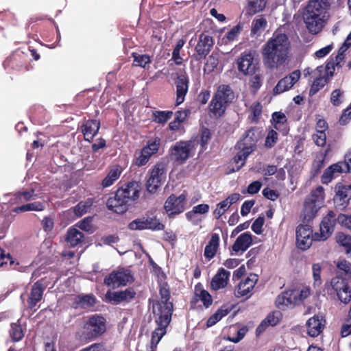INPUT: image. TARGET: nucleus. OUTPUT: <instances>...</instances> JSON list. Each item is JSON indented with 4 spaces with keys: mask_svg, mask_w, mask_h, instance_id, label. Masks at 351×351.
Listing matches in <instances>:
<instances>
[{
    "mask_svg": "<svg viewBox=\"0 0 351 351\" xmlns=\"http://www.w3.org/2000/svg\"><path fill=\"white\" fill-rule=\"evenodd\" d=\"M337 275L341 276L347 279H351V264L346 261L343 260L337 264Z\"/></svg>",
    "mask_w": 351,
    "mask_h": 351,
    "instance_id": "09e8293b",
    "label": "nucleus"
},
{
    "mask_svg": "<svg viewBox=\"0 0 351 351\" xmlns=\"http://www.w3.org/2000/svg\"><path fill=\"white\" fill-rule=\"evenodd\" d=\"M136 295V293L132 287H129L123 291L112 292L107 291L106 294V300L114 304H118L122 302L130 303Z\"/></svg>",
    "mask_w": 351,
    "mask_h": 351,
    "instance_id": "aec40b11",
    "label": "nucleus"
},
{
    "mask_svg": "<svg viewBox=\"0 0 351 351\" xmlns=\"http://www.w3.org/2000/svg\"><path fill=\"white\" fill-rule=\"evenodd\" d=\"M252 235L250 232L240 234L232 245L230 250L237 254L239 252H243L252 244Z\"/></svg>",
    "mask_w": 351,
    "mask_h": 351,
    "instance_id": "c85d7f7f",
    "label": "nucleus"
},
{
    "mask_svg": "<svg viewBox=\"0 0 351 351\" xmlns=\"http://www.w3.org/2000/svg\"><path fill=\"white\" fill-rule=\"evenodd\" d=\"M230 207V204H228L227 200H223L218 203L213 212L215 217L219 219Z\"/></svg>",
    "mask_w": 351,
    "mask_h": 351,
    "instance_id": "6e6d98bb",
    "label": "nucleus"
},
{
    "mask_svg": "<svg viewBox=\"0 0 351 351\" xmlns=\"http://www.w3.org/2000/svg\"><path fill=\"white\" fill-rule=\"evenodd\" d=\"M310 295L309 290L293 289L282 292L276 298V306L282 310L288 306H294L303 302Z\"/></svg>",
    "mask_w": 351,
    "mask_h": 351,
    "instance_id": "423d86ee",
    "label": "nucleus"
},
{
    "mask_svg": "<svg viewBox=\"0 0 351 351\" xmlns=\"http://www.w3.org/2000/svg\"><path fill=\"white\" fill-rule=\"evenodd\" d=\"M100 128V121L96 119L84 121L81 126V131L84 135V141L91 142L97 134Z\"/></svg>",
    "mask_w": 351,
    "mask_h": 351,
    "instance_id": "bb28decb",
    "label": "nucleus"
},
{
    "mask_svg": "<svg viewBox=\"0 0 351 351\" xmlns=\"http://www.w3.org/2000/svg\"><path fill=\"white\" fill-rule=\"evenodd\" d=\"M315 79L313 81L310 90H309V95H314L316 94L320 89H322L328 82V79L326 77H322V76H315Z\"/></svg>",
    "mask_w": 351,
    "mask_h": 351,
    "instance_id": "de8ad7c7",
    "label": "nucleus"
},
{
    "mask_svg": "<svg viewBox=\"0 0 351 351\" xmlns=\"http://www.w3.org/2000/svg\"><path fill=\"white\" fill-rule=\"evenodd\" d=\"M249 75H251L249 80L250 91L253 94H256L262 86L264 79L263 75L261 73L260 69L254 73H250Z\"/></svg>",
    "mask_w": 351,
    "mask_h": 351,
    "instance_id": "c9c22d12",
    "label": "nucleus"
},
{
    "mask_svg": "<svg viewBox=\"0 0 351 351\" xmlns=\"http://www.w3.org/2000/svg\"><path fill=\"white\" fill-rule=\"evenodd\" d=\"M254 55L252 51L245 52L237 59L238 70L243 75H247L260 69L258 60L255 59Z\"/></svg>",
    "mask_w": 351,
    "mask_h": 351,
    "instance_id": "4468645a",
    "label": "nucleus"
},
{
    "mask_svg": "<svg viewBox=\"0 0 351 351\" xmlns=\"http://www.w3.org/2000/svg\"><path fill=\"white\" fill-rule=\"evenodd\" d=\"M45 114V110L42 106H34L31 109V116L35 119H44Z\"/></svg>",
    "mask_w": 351,
    "mask_h": 351,
    "instance_id": "69168bd1",
    "label": "nucleus"
},
{
    "mask_svg": "<svg viewBox=\"0 0 351 351\" xmlns=\"http://www.w3.org/2000/svg\"><path fill=\"white\" fill-rule=\"evenodd\" d=\"M263 106L259 101L254 102L250 108V115L249 116V119H250L252 123H257L259 121L260 117L262 114Z\"/></svg>",
    "mask_w": 351,
    "mask_h": 351,
    "instance_id": "49530a36",
    "label": "nucleus"
},
{
    "mask_svg": "<svg viewBox=\"0 0 351 351\" xmlns=\"http://www.w3.org/2000/svg\"><path fill=\"white\" fill-rule=\"evenodd\" d=\"M315 143L319 147H324L326 143V132H316L312 136Z\"/></svg>",
    "mask_w": 351,
    "mask_h": 351,
    "instance_id": "680f3d73",
    "label": "nucleus"
},
{
    "mask_svg": "<svg viewBox=\"0 0 351 351\" xmlns=\"http://www.w3.org/2000/svg\"><path fill=\"white\" fill-rule=\"evenodd\" d=\"M339 300L344 303L348 304L351 300V289L350 287L346 290H342L337 293Z\"/></svg>",
    "mask_w": 351,
    "mask_h": 351,
    "instance_id": "e2e57ef3",
    "label": "nucleus"
},
{
    "mask_svg": "<svg viewBox=\"0 0 351 351\" xmlns=\"http://www.w3.org/2000/svg\"><path fill=\"white\" fill-rule=\"evenodd\" d=\"M258 276L255 274H250L245 280H241L234 290V295L237 298L245 296L249 298L252 295L257 281Z\"/></svg>",
    "mask_w": 351,
    "mask_h": 351,
    "instance_id": "4be33fe9",
    "label": "nucleus"
},
{
    "mask_svg": "<svg viewBox=\"0 0 351 351\" xmlns=\"http://www.w3.org/2000/svg\"><path fill=\"white\" fill-rule=\"evenodd\" d=\"M342 169L337 162L330 165L326 168L321 177V182L324 184H328L332 180L338 176V173H342Z\"/></svg>",
    "mask_w": 351,
    "mask_h": 351,
    "instance_id": "72a5a7b5",
    "label": "nucleus"
},
{
    "mask_svg": "<svg viewBox=\"0 0 351 351\" xmlns=\"http://www.w3.org/2000/svg\"><path fill=\"white\" fill-rule=\"evenodd\" d=\"M337 222L351 230V215L339 214L337 217Z\"/></svg>",
    "mask_w": 351,
    "mask_h": 351,
    "instance_id": "774afa93",
    "label": "nucleus"
},
{
    "mask_svg": "<svg viewBox=\"0 0 351 351\" xmlns=\"http://www.w3.org/2000/svg\"><path fill=\"white\" fill-rule=\"evenodd\" d=\"M337 164L341 166L343 173L351 172V150L345 155L344 160L337 162Z\"/></svg>",
    "mask_w": 351,
    "mask_h": 351,
    "instance_id": "13d9d810",
    "label": "nucleus"
},
{
    "mask_svg": "<svg viewBox=\"0 0 351 351\" xmlns=\"http://www.w3.org/2000/svg\"><path fill=\"white\" fill-rule=\"evenodd\" d=\"M337 218L332 210H330L327 215L325 216L320 223V233L315 232L314 238L316 240L326 241L332 234Z\"/></svg>",
    "mask_w": 351,
    "mask_h": 351,
    "instance_id": "a211bd4d",
    "label": "nucleus"
},
{
    "mask_svg": "<svg viewBox=\"0 0 351 351\" xmlns=\"http://www.w3.org/2000/svg\"><path fill=\"white\" fill-rule=\"evenodd\" d=\"M186 204V195L184 193H182L179 196L171 194L166 199L164 209L169 218H174L175 216L184 211Z\"/></svg>",
    "mask_w": 351,
    "mask_h": 351,
    "instance_id": "9b49d317",
    "label": "nucleus"
},
{
    "mask_svg": "<svg viewBox=\"0 0 351 351\" xmlns=\"http://www.w3.org/2000/svg\"><path fill=\"white\" fill-rule=\"evenodd\" d=\"M146 223V230H151L152 231L163 230L165 226L162 223L156 216L145 217Z\"/></svg>",
    "mask_w": 351,
    "mask_h": 351,
    "instance_id": "c03bdc74",
    "label": "nucleus"
},
{
    "mask_svg": "<svg viewBox=\"0 0 351 351\" xmlns=\"http://www.w3.org/2000/svg\"><path fill=\"white\" fill-rule=\"evenodd\" d=\"M122 172L121 167L119 165H115L112 167L107 176L103 179L101 182V186L103 188H107L114 184L117 180Z\"/></svg>",
    "mask_w": 351,
    "mask_h": 351,
    "instance_id": "f704fd0d",
    "label": "nucleus"
},
{
    "mask_svg": "<svg viewBox=\"0 0 351 351\" xmlns=\"http://www.w3.org/2000/svg\"><path fill=\"white\" fill-rule=\"evenodd\" d=\"M117 196L128 207L139 197L138 185L135 182H129L117 190Z\"/></svg>",
    "mask_w": 351,
    "mask_h": 351,
    "instance_id": "2eb2a0df",
    "label": "nucleus"
},
{
    "mask_svg": "<svg viewBox=\"0 0 351 351\" xmlns=\"http://www.w3.org/2000/svg\"><path fill=\"white\" fill-rule=\"evenodd\" d=\"M134 280L131 270L124 267H119L106 276L104 282L108 287H119L132 282Z\"/></svg>",
    "mask_w": 351,
    "mask_h": 351,
    "instance_id": "6e6552de",
    "label": "nucleus"
},
{
    "mask_svg": "<svg viewBox=\"0 0 351 351\" xmlns=\"http://www.w3.org/2000/svg\"><path fill=\"white\" fill-rule=\"evenodd\" d=\"M219 64L218 58L212 56H210L204 66V72L206 73H212L215 68H217Z\"/></svg>",
    "mask_w": 351,
    "mask_h": 351,
    "instance_id": "603ef678",
    "label": "nucleus"
},
{
    "mask_svg": "<svg viewBox=\"0 0 351 351\" xmlns=\"http://www.w3.org/2000/svg\"><path fill=\"white\" fill-rule=\"evenodd\" d=\"M214 45L213 38L205 34L202 33L199 36L198 42L195 46V58L197 60L204 59L211 51Z\"/></svg>",
    "mask_w": 351,
    "mask_h": 351,
    "instance_id": "412c9836",
    "label": "nucleus"
},
{
    "mask_svg": "<svg viewBox=\"0 0 351 351\" xmlns=\"http://www.w3.org/2000/svg\"><path fill=\"white\" fill-rule=\"evenodd\" d=\"M176 86V106L184 101L189 90V80L186 73L178 75L175 82Z\"/></svg>",
    "mask_w": 351,
    "mask_h": 351,
    "instance_id": "393cba45",
    "label": "nucleus"
},
{
    "mask_svg": "<svg viewBox=\"0 0 351 351\" xmlns=\"http://www.w3.org/2000/svg\"><path fill=\"white\" fill-rule=\"evenodd\" d=\"M212 136L210 130L207 128H202L200 132L199 144L203 149L206 147Z\"/></svg>",
    "mask_w": 351,
    "mask_h": 351,
    "instance_id": "4d7b16f0",
    "label": "nucleus"
},
{
    "mask_svg": "<svg viewBox=\"0 0 351 351\" xmlns=\"http://www.w3.org/2000/svg\"><path fill=\"white\" fill-rule=\"evenodd\" d=\"M106 206L108 210L118 214H123L129 209V207L117 196V192L113 197L108 199Z\"/></svg>",
    "mask_w": 351,
    "mask_h": 351,
    "instance_id": "2f4dec72",
    "label": "nucleus"
},
{
    "mask_svg": "<svg viewBox=\"0 0 351 351\" xmlns=\"http://www.w3.org/2000/svg\"><path fill=\"white\" fill-rule=\"evenodd\" d=\"M296 245L302 250H308L312 245L314 238L312 228L309 225L300 224L296 228Z\"/></svg>",
    "mask_w": 351,
    "mask_h": 351,
    "instance_id": "dca6fc26",
    "label": "nucleus"
},
{
    "mask_svg": "<svg viewBox=\"0 0 351 351\" xmlns=\"http://www.w3.org/2000/svg\"><path fill=\"white\" fill-rule=\"evenodd\" d=\"M134 57V62L136 63V66H138L143 68H145L146 65L149 63H150V56L147 54H137L135 53H133L132 54Z\"/></svg>",
    "mask_w": 351,
    "mask_h": 351,
    "instance_id": "3c124183",
    "label": "nucleus"
},
{
    "mask_svg": "<svg viewBox=\"0 0 351 351\" xmlns=\"http://www.w3.org/2000/svg\"><path fill=\"white\" fill-rule=\"evenodd\" d=\"M161 300L156 301L153 304L154 314H165L172 316L173 311V303L169 302L171 297L170 290L167 283L163 284L159 289Z\"/></svg>",
    "mask_w": 351,
    "mask_h": 351,
    "instance_id": "9d476101",
    "label": "nucleus"
},
{
    "mask_svg": "<svg viewBox=\"0 0 351 351\" xmlns=\"http://www.w3.org/2000/svg\"><path fill=\"white\" fill-rule=\"evenodd\" d=\"M278 138V133L274 130L268 132L265 141V147L267 148L273 147L276 143Z\"/></svg>",
    "mask_w": 351,
    "mask_h": 351,
    "instance_id": "864d4df0",
    "label": "nucleus"
},
{
    "mask_svg": "<svg viewBox=\"0 0 351 351\" xmlns=\"http://www.w3.org/2000/svg\"><path fill=\"white\" fill-rule=\"evenodd\" d=\"M267 3V0H247L240 15V20L243 22L251 21L254 15L265 10Z\"/></svg>",
    "mask_w": 351,
    "mask_h": 351,
    "instance_id": "6ab92c4d",
    "label": "nucleus"
},
{
    "mask_svg": "<svg viewBox=\"0 0 351 351\" xmlns=\"http://www.w3.org/2000/svg\"><path fill=\"white\" fill-rule=\"evenodd\" d=\"M219 234L217 233L212 234L208 245L205 247L204 253L205 258L208 261L215 257L219 246Z\"/></svg>",
    "mask_w": 351,
    "mask_h": 351,
    "instance_id": "473e14b6",
    "label": "nucleus"
},
{
    "mask_svg": "<svg viewBox=\"0 0 351 351\" xmlns=\"http://www.w3.org/2000/svg\"><path fill=\"white\" fill-rule=\"evenodd\" d=\"M45 289L46 287L41 280L34 283L27 300L28 308L33 309L38 302L42 300Z\"/></svg>",
    "mask_w": 351,
    "mask_h": 351,
    "instance_id": "b1692460",
    "label": "nucleus"
},
{
    "mask_svg": "<svg viewBox=\"0 0 351 351\" xmlns=\"http://www.w3.org/2000/svg\"><path fill=\"white\" fill-rule=\"evenodd\" d=\"M160 144V139L159 138L149 140L147 145L143 147L140 152L149 159L153 154L158 152Z\"/></svg>",
    "mask_w": 351,
    "mask_h": 351,
    "instance_id": "58836bf2",
    "label": "nucleus"
},
{
    "mask_svg": "<svg viewBox=\"0 0 351 351\" xmlns=\"http://www.w3.org/2000/svg\"><path fill=\"white\" fill-rule=\"evenodd\" d=\"M171 110H155L152 112V121L155 123L165 125L173 116Z\"/></svg>",
    "mask_w": 351,
    "mask_h": 351,
    "instance_id": "79ce46f5",
    "label": "nucleus"
},
{
    "mask_svg": "<svg viewBox=\"0 0 351 351\" xmlns=\"http://www.w3.org/2000/svg\"><path fill=\"white\" fill-rule=\"evenodd\" d=\"M94 203L93 198H88L84 201L80 202L74 207V213L77 217H82L91 208Z\"/></svg>",
    "mask_w": 351,
    "mask_h": 351,
    "instance_id": "37998d69",
    "label": "nucleus"
},
{
    "mask_svg": "<svg viewBox=\"0 0 351 351\" xmlns=\"http://www.w3.org/2000/svg\"><path fill=\"white\" fill-rule=\"evenodd\" d=\"M265 218L258 217L252 223V230L256 234H261L263 232V226L264 225Z\"/></svg>",
    "mask_w": 351,
    "mask_h": 351,
    "instance_id": "0e129e2a",
    "label": "nucleus"
},
{
    "mask_svg": "<svg viewBox=\"0 0 351 351\" xmlns=\"http://www.w3.org/2000/svg\"><path fill=\"white\" fill-rule=\"evenodd\" d=\"M350 280L351 279H347V278L343 276L337 275L331 279L330 285L332 289L337 293L342 290L348 289V287H350L349 283Z\"/></svg>",
    "mask_w": 351,
    "mask_h": 351,
    "instance_id": "ea45409f",
    "label": "nucleus"
},
{
    "mask_svg": "<svg viewBox=\"0 0 351 351\" xmlns=\"http://www.w3.org/2000/svg\"><path fill=\"white\" fill-rule=\"evenodd\" d=\"M155 317V322L157 327L152 333L151 337V346L154 348H157L161 339L167 333V328L171 321V317L169 315L165 314H154Z\"/></svg>",
    "mask_w": 351,
    "mask_h": 351,
    "instance_id": "ddd939ff",
    "label": "nucleus"
},
{
    "mask_svg": "<svg viewBox=\"0 0 351 351\" xmlns=\"http://www.w3.org/2000/svg\"><path fill=\"white\" fill-rule=\"evenodd\" d=\"M280 315L281 313L279 311H274L269 313L264 320L269 326H274L280 322Z\"/></svg>",
    "mask_w": 351,
    "mask_h": 351,
    "instance_id": "bf43d9fd",
    "label": "nucleus"
},
{
    "mask_svg": "<svg viewBox=\"0 0 351 351\" xmlns=\"http://www.w3.org/2000/svg\"><path fill=\"white\" fill-rule=\"evenodd\" d=\"M261 137V132L256 127L250 128L244 133L235 145V147L239 149V152L232 158L236 168L230 169L229 173L238 171L241 169L247 157L256 149L257 143Z\"/></svg>",
    "mask_w": 351,
    "mask_h": 351,
    "instance_id": "f03ea898",
    "label": "nucleus"
},
{
    "mask_svg": "<svg viewBox=\"0 0 351 351\" xmlns=\"http://www.w3.org/2000/svg\"><path fill=\"white\" fill-rule=\"evenodd\" d=\"M350 120H351V104L346 109H345L343 111V112L339 119V123L341 125H345Z\"/></svg>",
    "mask_w": 351,
    "mask_h": 351,
    "instance_id": "338daca9",
    "label": "nucleus"
},
{
    "mask_svg": "<svg viewBox=\"0 0 351 351\" xmlns=\"http://www.w3.org/2000/svg\"><path fill=\"white\" fill-rule=\"evenodd\" d=\"M166 179V167L163 162H157L150 171V176L146 182V189L150 193H154Z\"/></svg>",
    "mask_w": 351,
    "mask_h": 351,
    "instance_id": "1a4fd4ad",
    "label": "nucleus"
},
{
    "mask_svg": "<svg viewBox=\"0 0 351 351\" xmlns=\"http://www.w3.org/2000/svg\"><path fill=\"white\" fill-rule=\"evenodd\" d=\"M291 44L285 34L274 33L263 46V62L267 69H277L288 60Z\"/></svg>",
    "mask_w": 351,
    "mask_h": 351,
    "instance_id": "f257e3e1",
    "label": "nucleus"
},
{
    "mask_svg": "<svg viewBox=\"0 0 351 351\" xmlns=\"http://www.w3.org/2000/svg\"><path fill=\"white\" fill-rule=\"evenodd\" d=\"M335 195L333 197L335 206L342 210L348 206L351 199V184L344 185L339 182L335 185Z\"/></svg>",
    "mask_w": 351,
    "mask_h": 351,
    "instance_id": "f3484780",
    "label": "nucleus"
},
{
    "mask_svg": "<svg viewBox=\"0 0 351 351\" xmlns=\"http://www.w3.org/2000/svg\"><path fill=\"white\" fill-rule=\"evenodd\" d=\"M200 300L202 302L204 306L208 308L213 304V298L208 291L203 288L202 283L198 282L194 288V295L191 301V305H195Z\"/></svg>",
    "mask_w": 351,
    "mask_h": 351,
    "instance_id": "a878e982",
    "label": "nucleus"
},
{
    "mask_svg": "<svg viewBox=\"0 0 351 351\" xmlns=\"http://www.w3.org/2000/svg\"><path fill=\"white\" fill-rule=\"evenodd\" d=\"M300 70H295L278 81L273 89L274 95H279L291 89L300 78Z\"/></svg>",
    "mask_w": 351,
    "mask_h": 351,
    "instance_id": "5701e85b",
    "label": "nucleus"
},
{
    "mask_svg": "<svg viewBox=\"0 0 351 351\" xmlns=\"http://www.w3.org/2000/svg\"><path fill=\"white\" fill-rule=\"evenodd\" d=\"M84 234L76 228H71L68 230L66 233V241L73 247L77 246L82 241Z\"/></svg>",
    "mask_w": 351,
    "mask_h": 351,
    "instance_id": "e433bc0d",
    "label": "nucleus"
},
{
    "mask_svg": "<svg viewBox=\"0 0 351 351\" xmlns=\"http://www.w3.org/2000/svg\"><path fill=\"white\" fill-rule=\"evenodd\" d=\"M325 319L322 315H315L306 322L307 333L312 337H317L323 330Z\"/></svg>",
    "mask_w": 351,
    "mask_h": 351,
    "instance_id": "cd10ccee",
    "label": "nucleus"
},
{
    "mask_svg": "<svg viewBox=\"0 0 351 351\" xmlns=\"http://www.w3.org/2000/svg\"><path fill=\"white\" fill-rule=\"evenodd\" d=\"M324 188L319 186L306 197L303 209L306 219L310 220L316 215L324 202Z\"/></svg>",
    "mask_w": 351,
    "mask_h": 351,
    "instance_id": "0eeeda50",
    "label": "nucleus"
},
{
    "mask_svg": "<svg viewBox=\"0 0 351 351\" xmlns=\"http://www.w3.org/2000/svg\"><path fill=\"white\" fill-rule=\"evenodd\" d=\"M37 195L35 194V190L32 189L29 191L15 193L12 198V202L14 204H19L31 199H35Z\"/></svg>",
    "mask_w": 351,
    "mask_h": 351,
    "instance_id": "4c0bfd02",
    "label": "nucleus"
},
{
    "mask_svg": "<svg viewBox=\"0 0 351 351\" xmlns=\"http://www.w3.org/2000/svg\"><path fill=\"white\" fill-rule=\"evenodd\" d=\"M96 304V298L93 294L76 295L71 304L75 309H87L93 307Z\"/></svg>",
    "mask_w": 351,
    "mask_h": 351,
    "instance_id": "c756f323",
    "label": "nucleus"
},
{
    "mask_svg": "<svg viewBox=\"0 0 351 351\" xmlns=\"http://www.w3.org/2000/svg\"><path fill=\"white\" fill-rule=\"evenodd\" d=\"M337 242L346 247L348 253L351 252V237L343 232H339L336 237Z\"/></svg>",
    "mask_w": 351,
    "mask_h": 351,
    "instance_id": "8fccbe9b",
    "label": "nucleus"
},
{
    "mask_svg": "<svg viewBox=\"0 0 351 351\" xmlns=\"http://www.w3.org/2000/svg\"><path fill=\"white\" fill-rule=\"evenodd\" d=\"M45 208V206L43 202H34L20 206L15 207L12 211L16 213H24L27 211H42Z\"/></svg>",
    "mask_w": 351,
    "mask_h": 351,
    "instance_id": "a19ab883",
    "label": "nucleus"
},
{
    "mask_svg": "<svg viewBox=\"0 0 351 351\" xmlns=\"http://www.w3.org/2000/svg\"><path fill=\"white\" fill-rule=\"evenodd\" d=\"M146 223L145 221V217L136 219L128 224V228L131 230H146Z\"/></svg>",
    "mask_w": 351,
    "mask_h": 351,
    "instance_id": "5fc2aeb1",
    "label": "nucleus"
},
{
    "mask_svg": "<svg viewBox=\"0 0 351 351\" xmlns=\"http://www.w3.org/2000/svg\"><path fill=\"white\" fill-rule=\"evenodd\" d=\"M106 331V319L102 315L95 314L90 316L84 323L80 337L87 341H90L101 336Z\"/></svg>",
    "mask_w": 351,
    "mask_h": 351,
    "instance_id": "39448f33",
    "label": "nucleus"
},
{
    "mask_svg": "<svg viewBox=\"0 0 351 351\" xmlns=\"http://www.w3.org/2000/svg\"><path fill=\"white\" fill-rule=\"evenodd\" d=\"M9 333L12 340L14 342L21 341L24 337L22 326L16 323L11 324Z\"/></svg>",
    "mask_w": 351,
    "mask_h": 351,
    "instance_id": "a18cd8bd",
    "label": "nucleus"
},
{
    "mask_svg": "<svg viewBox=\"0 0 351 351\" xmlns=\"http://www.w3.org/2000/svg\"><path fill=\"white\" fill-rule=\"evenodd\" d=\"M324 158L315 159L312 165L311 173L313 177L317 176L324 167Z\"/></svg>",
    "mask_w": 351,
    "mask_h": 351,
    "instance_id": "052dcab7",
    "label": "nucleus"
},
{
    "mask_svg": "<svg viewBox=\"0 0 351 351\" xmlns=\"http://www.w3.org/2000/svg\"><path fill=\"white\" fill-rule=\"evenodd\" d=\"M234 97V92L229 85H220L209 104L210 112L215 116H222Z\"/></svg>",
    "mask_w": 351,
    "mask_h": 351,
    "instance_id": "20e7f679",
    "label": "nucleus"
},
{
    "mask_svg": "<svg viewBox=\"0 0 351 351\" xmlns=\"http://www.w3.org/2000/svg\"><path fill=\"white\" fill-rule=\"evenodd\" d=\"M230 276L229 271L223 268H219L211 280L212 289L216 291L224 288L227 285Z\"/></svg>",
    "mask_w": 351,
    "mask_h": 351,
    "instance_id": "7c9ffc66",
    "label": "nucleus"
},
{
    "mask_svg": "<svg viewBox=\"0 0 351 351\" xmlns=\"http://www.w3.org/2000/svg\"><path fill=\"white\" fill-rule=\"evenodd\" d=\"M328 0H308L303 12L304 22H327L330 16Z\"/></svg>",
    "mask_w": 351,
    "mask_h": 351,
    "instance_id": "7ed1b4c3",
    "label": "nucleus"
},
{
    "mask_svg": "<svg viewBox=\"0 0 351 351\" xmlns=\"http://www.w3.org/2000/svg\"><path fill=\"white\" fill-rule=\"evenodd\" d=\"M193 145L191 141H180L169 149V156L171 160L178 164L184 163L191 156Z\"/></svg>",
    "mask_w": 351,
    "mask_h": 351,
    "instance_id": "f8f14e48",
    "label": "nucleus"
}]
</instances>
